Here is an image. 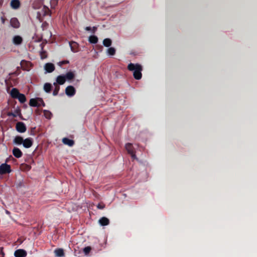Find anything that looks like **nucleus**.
Here are the masks:
<instances>
[{"label":"nucleus","mask_w":257,"mask_h":257,"mask_svg":"<svg viewBox=\"0 0 257 257\" xmlns=\"http://www.w3.org/2000/svg\"><path fill=\"white\" fill-rule=\"evenodd\" d=\"M127 69L131 71H134L133 76L137 80H140L142 77V66L139 64L130 63L127 66Z\"/></svg>","instance_id":"1"},{"label":"nucleus","mask_w":257,"mask_h":257,"mask_svg":"<svg viewBox=\"0 0 257 257\" xmlns=\"http://www.w3.org/2000/svg\"><path fill=\"white\" fill-rule=\"evenodd\" d=\"M29 105L32 107H40L41 105L45 106V104L42 98L36 97L31 98L29 101Z\"/></svg>","instance_id":"2"},{"label":"nucleus","mask_w":257,"mask_h":257,"mask_svg":"<svg viewBox=\"0 0 257 257\" xmlns=\"http://www.w3.org/2000/svg\"><path fill=\"white\" fill-rule=\"evenodd\" d=\"M11 172V169L10 165L4 163L0 166V174L4 175L10 173Z\"/></svg>","instance_id":"3"},{"label":"nucleus","mask_w":257,"mask_h":257,"mask_svg":"<svg viewBox=\"0 0 257 257\" xmlns=\"http://www.w3.org/2000/svg\"><path fill=\"white\" fill-rule=\"evenodd\" d=\"M125 149L127 153L131 155L133 159H137V157L135 155V151L133 146L131 143H127L125 145Z\"/></svg>","instance_id":"4"},{"label":"nucleus","mask_w":257,"mask_h":257,"mask_svg":"<svg viewBox=\"0 0 257 257\" xmlns=\"http://www.w3.org/2000/svg\"><path fill=\"white\" fill-rule=\"evenodd\" d=\"M16 130L21 133H24L26 131L27 128L25 124L23 122H18L16 126Z\"/></svg>","instance_id":"5"},{"label":"nucleus","mask_w":257,"mask_h":257,"mask_svg":"<svg viewBox=\"0 0 257 257\" xmlns=\"http://www.w3.org/2000/svg\"><path fill=\"white\" fill-rule=\"evenodd\" d=\"M65 93L67 96L72 97L75 94L76 90L73 86L69 85L66 88Z\"/></svg>","instance_id":"6"},{"label":"nucleus","mask_w":257,"mask_h":257,"mask_svg":"<svg viewBox=\"0 0 257 257\" xmlns=\"http://www.w3.org/2000/svg\"><path fill=\"white\" fill-rule=\"evenodd\" d=\"M20 64L23 70L26 71H29L32 66V64L30 62L25 60H22Z\"/></svg>","instance_id":"7"},{"label":"nucleus","mask_w":257,"mask_h":257,"mask_svg":"<svg viewBox=\"0 0 257 257\" xmlns=\"http://www.w3.org/2000/svg\"><path fill=\"white\" fill-rule=\"evenodd\" d=\"M27 255V251L23 249H18L15 250L14 252L15 257H26Z\"/></svg>","instance_id":"8"},{"label":"nucleus","mask_w":257,"mask_h":257,"mask_svg":"<svg viewBox=\"0 0 257 257\" xmlns=\"http://www.w3.org/2000/svg\"><path fill=\"white\" fill-rule=\"evenodd\" d=\"M33 144V139L28 138L24 140L23 143V146L26 148H29L32 147Z\"/></svg>","instance_id":"9"},{"label":"nucleus","mask_w":257,"mask_h":257,"mask_svg":"<svg viewBox=\"0 0 257 257\" xmlns=\"http://www.w3.org/2000/svg\"><path fill=\"white\" fill-rule=\"evenodd\" d=\"M11 26L16 29H18L20 26V23L16 18H13L10 20Z\"/></svg>","instance_id":"10"},{"label":"nucleus","mask_w":257,"mask_h":257,"mask_svg":"<svg viewBox=\"0 0 257 257\" xmlns=\"http://www.w3.org/2000/svg\"><path fill=\"white\" fill-rule=\"evenodd\" d=\"M45 70L48 73H51L55 70V66L51 63H47L45 65Z\"/></svg>","instance_id":"11"},{"label":"nucleus","mask_w":257,"mask_h":257,"mask_svg":"<svg viewBox=\"0 0 257 257\" xmlns=\"http://www.w3.org/2000/svg\"><path fill=\"white\" fill-rule=\"evenodd\" d=\"M54 253L55 256L57 257H64L65 255L64 251L62 248H56L54 250Z\"/></svg>","instance_id":"12"},{"label":"nucleus","mask_w":257,"mask_h":257,"mask_svg":"<svg viewBox=\"0 0 257 257\" xmlns=\"http://www.w3.org/2000/svg\"><path fill=\"white\" fill-rule=\"evenodd\" d=\"M13 154L17 158H20L23 155L22 151L18 148H14L13 149Z\"/></svg>","instance_id":"13"},{"label":"nucleus","mask_w":257,"mask_h":257,"mask_svg":"<svg viewBox=\"0 0 257 257\" xmlns=\"http://www.w3.org/2000/svg\"><path fill=\"white\" fill-rule=\"evenodd\" d=\"M69 45L72 52H76L78 51V44L77 43L71 41L69 42Z\"/></svg>","instance_id":"14"},{"label":"nucleus","mask_w":257,"mask_h":257,"mask_svg":"<svg viewBox=\"0 0 257 257\" xmlns=\"http://www.w3.org/2000/svg\"><path fill=\"white\" fill-rule=\"evenodd\" d=\"M23 38L20 36H15L13 37V43L16 45H19L22 43Z\"/></svg>","instance_id":"15"},{"label":"nucleus","mask_w":257,"mask_h":257,"mask_svg":"<svg viewBox=\"0 0 257 257\" xmlns=\"http://www.w3.org/2000/svg\"><path fill=\"white\" fill-rule=\"evenodd\" d=\"M66 81V77L64 75H59L56 79L57 84L63 85Z\"/></svg>","instance_id":"16"},{"label":"nucleus","mask_w":257,"mask_h":257,"mask_svg":"<svg viewBox=\"0 0 257 257\" xmlns=\"http://www.w3.org/2000/svg\"><path fill=\"white\" fill-rule=\"evenodd\" d=\"M62 142L65 145H67L70 147H72L74 144V142L72 140H70L67 138H64L62 139Z\"/></svg>","instance_id":"17"},{"label":"nucleus","mask_w":257,"mask_h":257,"mask_svg":"<svg viewBox=\"0 0 257 257\" xmlns=\"http://www.w3.org/2000/svg\"><path fill=\"white\" fill-rule=\"evenodd\" d=\"M99 223L102 226H105L109 224V220L107 218L102 217L99 220Z\"/></svg>","instance_id":"18"},{"label":"nucleus","mask_w":257,"mask_h":257,"mask_svg":"<svg viewBox=\"0 0 257 257\" xmlns=\"http://www.w3.org/2000/svg\"><path fill=\"white\" fill-rule=\"evenodd\" d=\"M11 6L14 9L19 8L20 6V2L19 0H12L11 2Z\"/></svg>","instance_id":"19"},{"label":"nucleus","mask_w":257,"mask_h":257,"mask_svg":"<svg viewBox=\"0 0 257 257\" xmlns=\"http://www.w3.org/2000/svg\"><path fill=\"white\" fill-rule=\"evenodd\" d=\"M23 142H24L23 138L22 137L19 136H16L14 138V141H13L14 143L19 145L23 144Z\"/></svg>","instance_id":"20"},{"label":"nucleus","mask_w":257,"mask_h":257,"mask_svg":"<svg viewBox=\"0 0 257 257\" xmlns=\"http://www.w3.org/2000/svg\"><path fill=\"white\" fill-rule=\"evenodd\" d=\"M20 94L18 89L13 88L11 91V96L14 98H16Z\"/></svg>","instance_id":"21"},{"label":"nucleus","mask_w":257,"mask_h":257,"mask_svg":"<svg viewBox=\"0 0 257 257\" xmlns=\"http://www.w3.org/2000/svg\"><path fill=\"white\" fill-rule=\"evenodd\" d=\"M98 38L97 36L92 35L89 37L88 41L90 43L96 44L98 42Z\"/></svg>","instance_id":"22"},{"label":"nucleus","mask_w":257,"mask_h":257,"mask_svg":"<svg viewBox=\"0 0 257 257\" xmlns=\"http://www.w3.org/2000/svg\"><path fill=\"white\" fill-rule=\"evenodd\" d=\"M64 76L66 77V80L67 79L68 80H72L75 77V74L74 72L72 71L68 72Z\"/></svg>","instance_id":"23"},{"label":"nucleus","mask_w":257,"mask_h":257,"mask_svg":"<svg viewBox=\"0 0 257 257\" xmlns=\"http://www.w3.org/2000/svg\"><path fill=\"white\" fill-rule=\"evenodd\" d=\"M16 99H18L21 103H23L26 101L25 95L22 93H20Z\"/></svg>","instance_id":"24"},{"label":"nucleus","mask_w":257,"mask_h":257,"mask_svg":"<svg viewBox=\"0 0 257 257\" xmlns=\"http://www.w3.org/2000/svg\"><path fill=\"white\" fill-rule=\"evenodd\" d=\"M112 41L111 39L109 38L104 39L103 41V44L104 46L108 47L111 46Z\"/></svg>","instance_id":"25"},{"label":"nucleus","mask_w":257,"mask_h":257,"mask_svg":"<svg viewBox=\"0 0 257 257\" xmlns=\"http://www.w3.org/2000/svg\"><path fill=\"white\" fill-rule=\"evenodd\" d=\"M52 89V85L50 83H46L44 85V90L47 92L49 93L51 91Z\"/></svg>","instance_id":"26"},{"label":"nucleus","mask_w":257,"mask_h":257,"mask_svg":"<svg viewBox=\"0 0 257 257\" xmlns=\"http://www.w3.org/2000/svg\"><path fill=\"white\" fill-rule=\"evenodd\" d=\"M116 50L113 47H109L107 50V53L108 55L110 56H113L115 54Z\"/></svg>","instance_id":"27"},{"label":"nucleus","mask_w":257,"mask_h":257,"mask_svg":"<svg viewBox=\"0 0 257 257\" xmlns=\"http://www.w3.org/2000/svg\"><path fill=\"white\" fill-rule=\"evenodd\" d=\"M54 85H55V89L53 90V95L56 96L58 93V92L60 89V87L58 84H57L56 83H54Z\"/></svg>","instance_id":"28"},{"label":"nucleus","mask_w":257,"mask_h":257,"mask_svg":"<svg viewBox=\"0 0 257 257\" xmlns=\"http://www.w3.org/2000/svg\"><path fill=\"white\" fill-rule=\"evenodd\" d=\"M19 112H20V110L17 109L15 111V112H9L8 113V115L9 116H13L14 117H16L17 115V114H18Z\"/></svg>","instance_id":"29"},{"label":"nucleus","mask_w":257,"mask_h":257,"mask_svg":"<svg viewBox=\"0 0 257 257\" xmlns=\"http://www.w3.org/2000/svg\"><path fill=\"white\" fill-rule=\"evenodd\" d=\"M91 250V247L90 246H86L84 247L83 249L84 253L85 254L87 255L89 253Z\"/></svg>","instance_id":"30"},{"label":"nucleus","mask_w":257,"mask_h":257,"mask_svg":"<svg viewBox=\"0 0 257 257\" xmlns=\"http://www.w3.org/2000/svg\"><path fill=\"white\" fill-rule=\"evenodd\" d=\"M69 63V61H67V60H65V61H61V62H59L58 63V65L60 66H62L64 64H67Z\"/></svg>","instance_id":"31"},{"label":"nucleus","mask_w":257,"mask_h":257,"mask_svg":"<svg viewBox=\"0 0 257 257\" xmlns=\"http://www.w3.org/2000/svg\"><path fill=\"white\" fill-rule=\"evenodd\" d=\"M97 208L102 209L105 207V205L103 204L99 203L97 206Z\"/></svg>","instance_id":"32"},{"label":"nucleus","mask_w":257,"mask_h":257,"mask_svg":"<svg viewBox=\"0 0 257 257\" xmlns=\"http://www.w3.org/2000/svg\"><path fill=\"white\" fill-rule=\"evenodd\" d=\"M96 30H97V28L96 27H93L92 28V29H91V30H92L93 33H95Z\"/></svg>","instance_id":"33"},{"label":"nucleus","mask_w":257,"mask_h":257,"mask_svg":"<svg viewBox=\"0 0 257 257\" xmlns=\"http://www.w3.org/2000/svg\"><path fill=\"white\" fill-rule=\"evenodd\" d=\"M46 112L49 113V116H47V114H46V113H45L46 117L50 118V115H51L52 114L49 111H46Z\"/></svg>","instance_id":"34"},{"label":"nucleus","mask_w":257,"mask_h":257,"mask_svg":"<svg viewBox=\"0 0 257 257\" xmlns=\"http://www.w3.org/2000/svg\"><path fill=\"white\" fill-rule=\"evenodd\" d=\"M85 30L87 31H91V28L90 27H86L85 28Z\"/></svg>","instance_id":"35"},{"label":"nucleus","mask_w":257,"mask_h":257,"mask_svg":"<svg viewBox=\"0 0 257 257\" xmlns=\"http://www.w3.org/2000/svg\"><path fill=\"white\" fill-rule=\"evenodd\" d=\"M1 20H2V23L4 24L5 21V18L4 17H1Z\"/></svg>","instance_id":"36"},{"label":"nucleus","mask_w":257,"mask_h":257,"mask_svg":"<svg viewBox=\"0 0 257 257\" xmlns=\"http://www.w3.org/2000/svg\"><path fill=\"white\" fill-rule=\"evenodd\" d=\"M6 213H7V214H10V212L9 211H8V210H6Z\"/></svg>","instance_id":"37"},{"label":"nucleus","mask_w":257,"mask_h":257,"mask_svg":"<svg viewBox=\"0 0 257 257\" xmlns=\"http://www.w3.org/2000/svg\"><path fill=\"white\" fill-rule=\"evenodd\" d=\"M49 12H50V10H49V9H47V12H48V13H49Z\"/></svg>","instance_id":"38"}]
</instances>
